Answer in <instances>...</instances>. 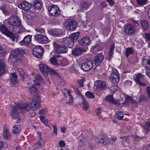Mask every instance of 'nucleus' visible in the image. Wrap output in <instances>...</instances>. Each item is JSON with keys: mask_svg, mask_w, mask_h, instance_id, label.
<instances>
[{"mask_svg": "<svg viewBox=\"0 0 150 150\" xmlns=\"http://www.w3.org/2000/svg\"><path fill=\"white\" fill-rule=\"evenodd\" d=\"M79 139L78 146L80 148H81L85 145L87 141L86 138H83L81 136L79 137Z\"/></svg>", "mask_w": 150, "mask_h": 150, "instance_id": "30", "label": "nucleus"}, {"mask_svg": "<svg viewBox=\"0 0 150 150\" xmlns=\"http://www.w3.org/2000/svg\"><path fill=\"white\" fill-rule=\"evenodd\" d=\"M47 112L46 109H43L39 112V114L40 115H43L45 114Z\"/></svg>", "mask_w": 150, "mask_h": 150, "instance_id": "63", "label": "nucleus"}, {"mask_svg": "<svg viewBox=\"0 0 150 150\" xmlns=\"http://www.w3.org/2000/svg\"><path fill=\"white\" fill-rule=\"evenodd\" d=\"M142 64L146 68V74L150 78V57H143Z\"/></svg>", "mask_w": 150, "mask_h": 150, "instance_id": "6", "label": "nucleus"}, {"mask_svg": "<svg viewBox=\"0 0 150 150\" xmlns=\"http://www.w3.org/2000/svg\"><path fill=\"white\" fill-rule=\"evenodd\" d=\"M121 112L120 111L117 112L115 115V116L116 118H117L119 120H122L123 119L124 116H120L119 115V114Z\"/></svg>", "mask_w": 150, "mask_h": 150, "instance_id": "59", "label": "nucleus"}, {"mask_svg": "<svg viewBox=\"0 0 150 150\" xmlns=\"http://www.w3.org/2000/svg\"><path fill=\"white\" fill-rule=\"evenodd\" d=\"M44 141L43 139L39 140L38 142L34 144V147L36 148L42 147L44 145Z\"/></svg>", "mask_w": 150, "mask_h": 150, "instance_id": "29", "label": "nucleus"}, {"mask_svg": "<svg viewBox=\"0 0 150 150\" xmlns=\"http://www.w3.org/2000/svg\"><path fill=\"white\" fill-rule=\"evenodd\" d=\"M4 65V63L0 59V76L2 75L5 72Z\"/></svg>", "mask_w": 150, "mask_h": 150, "instance_id": "31", "label": "nucleus"}, {"mask_svg": "<svg viewBox=\"0 0 150 150\" xmlns=\"http://www.w3.org/2000/svg\"><path fill=\"white\" fill-rule=\"evenodd\" d=\"M41 0H33V4L36 9L40 8L41 4L40 3Z\"/></svg>", "mask_w": 150, "mask_h": 150, "instance_id": "35", "label": "nucleus"}, {"mask_svg": "<svg viewBox=\"0 0 150 150\" xmlns=\"http://www.w3.org/2000/svg\"><path fill=\"white\" fill-rule=\"evenodd\" d=\"M79 43L83 46H86L89 44L90 40L88 37H85L79 41Z\"/></svg>", "mask_w": 150, "mask_h": 150, "instance_id": "22", "label": "nucleus"}, {"mask_svg": "<svg viewBox=\"0 0 150 150\" xmlns=\"http://www.w3.org/2000/svg\"><path fill=\"white\" fill-rule=\"evenodd\" d=\"M31 36L28 35L26 36L23 40L20 42L21 45H26L29 44L31 41Z\"/></svg>", "mask_w": 150, "mask_h": 150, "instance_id": "20", "label": "nucleus"}, {"mask_svg": "<svg viewBox=\"0 0 150 150\" xmlns=\"http://www.w3.org/2000/svg\"><path fill=\"white\" fill-rule=\"evenodd\" d=\"M133 51L132 48H127L125 52V55L127 57L129 54L133 53Z\"/></svg>", "mask_w": 150, "mask_h": 150, "instance_id": "46", "label": "nucleus"}, {"mask_svg": "<svg viewBox=\"0 0 150 150\" xmlns=\"http://www.w3.org/2000/svg\"><path fill=\"white\" fill-rule=\"evenodd\" d=\"M39 66L40 71L44 76L46 75L48 73L54 76H59L56 72L44 64H40Z\"/></svg>", "mask_w": 150, "mask_h": 150, "instance_id": "3", "label": "nucleus"}, {"mask_svg": "<svg viewBox=\"0 0 150 150\" xmlns=\"http://www.w3.org/2000/svg\"><path fill=\"white\" fill-rule=\"evenodd\" d=\"M105 100L106 101L108 102L117 105H118L119 104V101L115 100L113 97V96L112 95H109L106 98Z\"/></svg>", "mask_w": 150, "mask_h": 150, "instance_id": "23", "label": "nucleus"}, {"mask_svg": "<svg viewBox=\"0 0 150 150\" xmlns=\"http://www.w3.org/2000/svg\"><path fill=\"white\" fill-rule=\"evenodd\" d=\"M83 101L82 103V107L83 110H87L89 108V105L88 104L87 100L84 97L82 96L81 98Z\"/></svg>", "mask_w": 150, "mask_h": 150, "instance_id": "28", "label": "nucleus"}, {"mask_svg": "<svg viewBox=\"0 0 150 150\" xmlns=\"http://www.w3.org/2000/svg\"><path fill=\"white\" fill-rule=\"evenodd\" d=\"M104 56L101 54L97 55L94 59V62L96 65H99L103 61L104 59Z\"/></svg>", "mask_w": 150, "mask_h": 150, "instance_id": "17", "label": "nucleus"}, {"mask_svg": "<svg viewBox=\"0 0 150 150\" xmlns=\"http://www.w3.org/2000/svg\"><path fill=\"white\" fill-rule=\"evenodd\" d=\"M64 25L69 31L75 30L77 26V23L73 19H68L65 22Z\"/></svg>", "mask_w": 150, "mask_h": 150, "instance_id": "5", "label": "nucleus"}, {"mask_svg": "<svg viewBox=\"0 0 150 150\" xmlns=\"http://www.w3.org/2000/svg\"><path fill=\"white\" fill-rule=\"evenodd\" d=\"M6 52L5 50L3 48L2 46L0 45V57H3Z\"/></svg>", "mask_w": 150, "mask_h": 150, "instance_id": "51", "label": "nucleus"}, {"mask_svg": "<svg viewBox=\"0 0 150 150\" xmlns=\"http://www.w3.org/2000/svg\"><path fill=\"white\" fill-rule=\"evenodd\" d=\"M100 49V47L98 45H96L91 48V51L94 53H96Z\"/></svg>", "mask_w": 150, "mask_h": 150, "instance_id": "38", "label": "nucleus"}, {"mask_svg": "<svg viewBox=\"0 0 150 150\" xmlns=\"http://www.w3.org/2000/svg\"><path fill=\"white\" fill-rule=\"evenodd\" d=\"M91 4V3H83L80 4V7L82 10H87Z\"/></svg>", "mask_w": 150, "mask_h": 150, "instance_id": "34", "label": "nucleus"}, {"mask_svg": "<svg viewBox=\"0 0 150 150\" xmlns=\"http://www.w3.org/2000/svg\"><path fill=\"white\" fill-rule=\"evenodd\" d=\"M0 31L2 34L11 38L13 41H14L15 40V35L8 30V28L4 24L0 23Z\"/></svg>", "mask_w": 150, "mask_h": 150, "instance_id": "4", "label": "nucleus"}, {"mask_svg": "<svg viewBox=\"0 0 150 150\" xmlns=\"http://www.w3.org/2000/svg\"><path fill=\"white\" fill-rule=\"evenodd\" d=\"M50 32L53 35L58 36L62 33V30L60 29H54L50 30Z\"/></svg>", "mask_w": 150, "mask_h": 150, "instance_id": "27", "label": "nucleus"}, {"mask_svg": "<svg viewBox=\"0 0 150 150\" xmlns=\"http://www.w3.org/2000/svg\"><path fill=\"white\" fill-rule=\"evenodd\" d=\"M40 119L41 122L47 127H48L47 123V119L43 116H40Z\"/></svg>", "mask_w": 150, "mask_h": 150, "instance_id": "49", "label": "nucleus"}, {"mask_svg": "<svg viewBox=\"0 0 150 150\" xmlns=\"http://www.w3.org/2000/svg\"><path fill=\"white\" fill-rule=\"evenodd\" d=\"M144 76V75H142L140 73H139L134 74L133 76V78L134 80L137 83L139 84H144L141 83L140 81V79L142 78Z\"/></svg>", "mask_w": 150, "mask_h": 150, "instance_id": "26", "label": "nucleus"}, {"mask_svg": "<svg viewBox=\"0 0 150 150\" xmlns=\"http://www.w3.org/2000/svg\"><path fill=\"white\" fill-rule=\"evenodd\" d=\"M42 81V79L40 75L38 74L36 75L34 81L35 84H40L42 83L41 82Z\"/></svg>", "mask_w": 150, "mask_h": 150, "instance_id": "32", "label": "nucleus"}, {"mask_svg": "<svg viewBox=\"0 0 150 150\" xmlns=\"http://www.w3.org/2000/svg\"><path fill=\"white\" fill-rule=\"evenodd\" d=\"M6 21L9 25L15 27L13 29V32L14 33H20L23 30V28L21 25V21L17 16H11Z\"/></svg>", "mask_w": 150, "mask_h": 150, "instance_id": "2", "label": "nucleus"}, {"mask_svg": "<svg viewBox=\"0 0 150 150\" xmlns=\"http://www.w3.org/2000/svg\"><path fill=\"white\" fill-rule=\"evenodd\" d=\"M25 53V50L23 48H17L15 49L11 52L10 58L11 57L16 58L17 57L21 56Z\"/></svg>", "mask_w": 150, "mask_h": 150, "instance_id": "11", "label": "nucleus"}, {"mask_svg": "<svg viewBox=\"0 0 150 150\" xmlns=\"http://www.w3.org/2000/svg\"><path fill=\"white\" fill-rule=\"evenodd\" d=\"M0 146L1 147V148H2L3 147L5 148H6L8 147V145L6 142H3L2 140H0Z\"/></svg>", "mask_w": 150, "mask_h": 150, "instance_id": "55", "label": "nucleus"}, {"mask_svg": "<svg viewBox=\"0 0 150 150\" xmlns=\"http://www.w3.org/2000/svg\"><path fill=\"white\" fill-rule=\"evenodd\" d=\"M6 52L5 50L3 48L2 46L0 45V57H3Z\"/></svg>", "mask_w": 150, "mask_h": 150, "instance_id": "53", "label": "nucleus"}, {"mask_svg": "<svg viewBox=\"0 0 150 150\" xmlns=\"http://www.w3.org/2000/svg\"><path fill=\"white\" fill-rule=\"evenodd\" d=\"M105 84V83L100 80L96 81L94 82V84Z\"/></svg>", "mask_w": 150, "mask_h": 150, "instance_id": "62", "label": "nucleus"}, {"mask_svg": "<svg viewBox=\"0 0 150 150\" xmlns=\"http://www.w3.org/2000/svg\"><path fill=\"white\" fill-rule=\"evenodd\" d=\"M35 40L41 43H47L48 41L47 38L44 35L39 34L35 35Z\"/></svg>", "mask_w": 150, "mask_h": 150, "instance_id": "13", "label": "nucleus"}, {"mask_svg": "<svg viewBox=\"0 0 150 150\" xmlns=\"http://www.w3.org/2000/svg\"><path fill=\"white\" fill-rule=\"evenodd\" d=\"M64 91H67L68 95L69 96V100L66 102V104L70 105H72L74 103V98L71 94V91L66 88H64Z\"/></svg>", "mask_w": 150, "mask_h": 150, "instance_id": "19", "label": "nucleus"}, {"mask_svg": "<svg viewBox=\"0 0 150 150\" xmlns=\"http://www.w3.org/2000/svg\"><path fill=\"white\" fill-rule=\"evenodd\" d=\"M62 58L59 55L54 56L53 57L50 59V61L51 64L55 65H57L61 63Z\"/></svg>", "mask_w": 150, "mask_h": 150, "instance_id": "16", "label": "nucleus"}, {"mask_svg": "<svg viewBox=\"0 0 150 150\" xmlns=\"http://www.w3.org/2000/svg\"><path fill=\"white\" fill-rule=\"evenodd\" d=\"M101 142L104 145H106L109 144L110 142L109 138L107 136H104Z\"/></svg>", "mask_w": 150, "mask_h": 150, "instance_id": "43", "label": "nucleus"}, {"mask_svg": "<svg viewBox=\"0 0 150 150\" xmlns=\"http://www.w3.org/2000/svg\"><path fill=\"white\" fill-rule=\"evenodd\" d=\"M79 35V32L73 33L71 34L70 37H69V38L73 40L74 43V41H76L77 40Z\"/></svg>", "mask_w": 150, "mask_h": 150, "instance_id": "37", "label": "nucleus"}, {"mask_svg": "<svg viewBox=\"0 0 150 150\" xmlns=\"http://www.w3.org/2000/svg\"><path fill=\"white\" fill-rule=\"evenodd\" d=\"M120 139H122L123 142H125L127 143H129L130 141V139L129 138H128L126 137H120Z\"/></svg>", "mask_w": 150, "mask_h": 150, "instance_id": "57", "label": "nucleus"}, {"mask_svg": "<svg viewBox=\"0 0 150 150\" xmlns=\"http://www.w3.org/2000/svg\"><path fill=\"white\" fill-rule=\"evenodd\" d=\"M31 6V5L26 1L22 2L18 5V8L25 11L29 9Z\"/></svg>", "mask_w": 150, "mask_h": 150, "instance_id": "18", "label": "nucleus"}, {"mask_svg": "<svg viewBox=\"0 0 150 150\" xmlns=\"http://www.w3.org/2000/svg\"><path fill=\"white\" fill-rule=\"evenodd\" d=\"M35 30L36 31L41 33H44L45 32V30L43 28H36L35 29Z\"/></svg>", "mask_w": 150, "mask_h": 150, "instance_id": "61", "label": "nucleus"}, {"mask_svg": "<svg viewBox=\"0 0 150 150\" xmlns=\"http://www.w3.org/2000/svg\"><path fill=\"white\" fill-rule=\"evenodd\" d=\"M83 50L81 48H76L73 50L72 51V54L74 55H79L80 54Z\"/></svg>", "mask_w": 150, "mask_h": 150, "instance_id": "33", "label": "nucleus"}, {"mask_svg": "<svg viewBox=\"0 0 150 150\" xmlns=\"http://www.w3.org/2000/svg\"><path fill=\"white\" fill-rule=\"evenodd\" d=\"M35 15V13L33 12L28 11L26 14V17L29 19H31L34 17Z\"/></svg>", "mask_w": 150, "mask_h": 150, "instance_id": "45", "label": "nucleus"}, {"mask_svg": "<svg viewBox=\"0 0 150 150\" xmlns=\"http://www.w3.org/2000/svg\"><path fill=\"white\" fill-rule=\"evenodd\" d=\"M85 95L86 96L89 98H93L95 97L93 93L90 91H87L85 93Z\"/></svg>", "mask_w": 150, "mask_h": 150, "instance_id": "50", "label": "nucleus"}, {"mask_svg": "<svg viewBox=\"0 0 150 150\" xmlns=\"http://www.w3.org/2000/svg\"><path fill=\"white\" fill-rule=\"evenodd\" d=\"M141 25L144 30H146L149 26V23L146 20H143L141 21Z\"/></svg>", "mask_w": 150, "mask_h": 150, "instance_id": "36", "label": "nucleus"}, {"mask_svg": "<svg viewBox=\"0 0 150 150\" xmlns=\"http://www.w3.org/2000/svg\"><path fill=\"white\" fill-rule=\"evenodd\" d=\"M53 45L55 49V52L58 54L66 53L67 51V48L64 45H59L56 42H54Z\"/></svg>", "mask_w": 150, "mask_h": 150, "instance_id": "7", "label": "nucleus"}, {"mask_svg": "<svg viewBox=\"0 0 150 150\" xmlns=\"http://www.w3.org/2000/svg\"><path fill=\"white\" fill-rule=\"evenodd\" d=\"M29 90L30 93L32 94H36L38 92L37 88H36V85H33L30 87L29 89Z\"/></svg>", "mask_w": 150, "mask_h": 150, "instance_id": "40", "label": "nucleus"}, {"mask_svg": "<svg viewBox=\"0 0 150 150\" xmlns=\"http://www.w3.org/2000/svg\"><path fill=\"white\" fill-rule=\"evenodd\" d=\"M78 68V67L77 64L75 63L73 64L70 67V69L72 71H77Z\"/></svg>", "mask_w": 150, "mask_h": 150, "instance_id": "54", "label": "nucleus"}, {"mask_svg": "<svg viewBox=\"0 0 150 150\" xmlns=\"http://www.w3.org/2000/svg\"><path fill=\"white\" fill-rule=\"evenodd\" d=\"M115 47L114 45H111L109 49V51L108 53L109 57H110L108 59V60H109L111 58V57L113 55L114 51V49Z\"/></svg>", "mask_w": 150, "mask_h": 150, "instance_id": "42", "label": "nucleus"}, {"mask_svg": "<svg viewBox=\"0 0 150 150\" xmlns=\"http://www.w3.org/2000/svg\"><path fill=\"white\" fill-rule=\"evenodd\" d=\"M125 103H134L135 101L134 100L132 99L130 96H126L125 97Z\"/></svg>", "mask_w": 150, "mask_h": 150, "instance_id": "44", "label": "nucleus"}, {"mask_svg": "<svg viewBox=\"0 0 150 150\" xmlns=\"http://www.w3.org/2000/svg\"><path fill=\"white\" fill-rule=\"evenodd\" d=\"M8 6L6 5L5 6H3L1 7V10L4 14L6 15L9 13L10 10L8 8Z\"/></svg>", "mask_w": 150, "mask_h": 150, "instance_id": "41", "label": "nucleus"}, {"mask_svg": "<svg viewBox=\"0 0 150 150\" xmlns=\"http://www.w3.org/2000/svg\"><path fill=\"white\" fill-rule=\"evenodd\" d=\"M138 4L140 5H143L146 4L147 0H137Z\"/></svg>", "mask_w": 150, "mask_h": 150, "instance_id": "58", "label": "nucleus"}, {"mask_svg": "<svg viewBox=\"0 0 150 150\" xmlns=\"http://www.w3.org/2000/svg\"><path fill=\"white\" fill-rule=\"evenodd\" d=\"M136 30L135 26L131 24L128 23L125 25L124 32L127 34L132 35L135 33Z\"/></svg>", "mask_w": 150, "mask_h": 150, "instance_id": "8", "label": "nucleus"}, {"mask_svg": "<svg viewBox=\"0 0 150 150\" xmlns=\"http://www.w3.org/2000/svg\"><path fill=\"white\" fill-rule=\"evenodd\" d=\"M47 9L50 14L53 16H57L60 13L59 9L56 5L49 6Z\"/></svg>", "mask_w": 150, "mask_h": 150, "instance_id": "10", "label": "nucleus"}, {"mask_svg": "<svg viewBox=\"0 0 150 150\" xmlns=\"http://www.w3.org/2000/svg\"><path fill=\"white\" fill-rule=\"evenodd\" d=\"M10 81L12 84H18L19 81L17 79V76L15 73L13 72L11 74Z\"/></svg>", "mask_w": 150, "mask_h": 150, "instance_id": "25", "label": "nucleus"}, {"mask_svg": "<svg viewBox=\"0 0 150 150\" xmlns=\"http://www.w3.org/2000/svg\"><path fill=\"white\" fill-rule=\"evenodd\" d=\"M106 85H94V88H98L99 87H100V88L103 89H104L105 88V86Z\"/></svg>", "mask_w": 150, "mask_h": 150, "instance_id": "60", "label": "nucleus"}, {"mask_svg": "<svg viewBox=\"0 0 150 150\" xmlns=\"http://www.w3.org/2000/svg\"><path fill=\"white\" fill-rule=\"evenodd\" d=\"M21 130V128L19 126H14L12 128V132L14 134L19 133Z\"/></svg>", "mask_w": 150, "mask_h": 150, "instance_id": "39", "label": "nucleus"}, {"mask_svg": "<svg viewBox=\"0 0 150 150\" xmlns=\"http://www.w3.org/2000/svg\"><path fill=\"white\" fill-rule=\"evenodd\" d=\"M17 70L23 81H27L29 79L28 76L25 73L22 69L20 68H18Z\"/></svg>", "mask_w": 150, "mask_h": 150, "instance_id": "21", "label": "nucleus"}, {"mask_svg": "<svg viewBox=\"0 0 150 150\" xmlns=\"http://www.w3.org/2000/svg\"><path fill=\"white\" fill-rule=\"evenodd\" d=\"M145 36L148 44V47H150V33H146Z\"/></svg>", "mask_w": 150, "mask_h": 150, "instance_id": "56", "label": "nucleus"}, {"mask_svg": "<svg viewBox=\"0 0 150 150\" xmlns=\"http://www.w3.org/2000/svg\"><path fill=\"white\" fill-rule=\"evenodd\" d=\"M3 137L6 139H8L10 138V135L9 133V130L7 127L4 126L3 133Z\"/></svg>", "mask_w": 150, "mask_h": 150, "instance_id": "24", "label": "nucleus"}, {"mask_svg": "<svg viewBox=\"0 0 150 150\" xmlns=\"http://www.w3.org/2000/svg\"><path fill=\"white\" fill-rule=\"evenodd\" d=\"M63 45L67 48H71L74 45V41L73 40L69 38L66 37L63 38L62 40Z\"/></svg>", "mask_w": 150, "mask_h": 150, "instance_id": "15", "label": "nucleus"}, {"mask_svg": "<svg viewBox=\"0 0 150 150\" xmlns=\"http://www.w3.org/2000/svg\"><path fill=\"white\" fill-rule=\"evenodd\" d=\"M93 63L90 60H87L86 62L83 63L81 65V67L82 69L85 71H88L91 69L93 67Z\"/></svg>", "mask_w": 150, "mask_h": 150, "instance_id": "14", "label": "nucleus"}, {"mask_svg": "<svg viewBox=\"0 0 150 150\" xmlns=\"http://www.w3.org/2000/svg\"><path fill=\"white\" fill-rule=\"evenodd\" d=\"M6 52L5 50L3 48L2 46L0 45V57H3Z\"/></svg>", "mask_w": 150, "mask_h": 150, "instance_id": "52", "label": "nucleus"}, {"mask_svg": "<svg viewBox=\"0 0 150 150\" xmlns=\"http://www.w3.org/2000/svg\"><path fill=\"white\" fill-rule=\"evenodd\" d=\"M144 129L145 131V133L147 134L150 129V122H146Z\"/></svg>", "mask_w": 150, "mask_h": 150, "instance_id": "47", "label": "nucleus"}, {"mask_svg": "<svg viewBox=\"0 0 150 150\" xmlns=\"http://www.w3.org/2000/svg\"><path fill=\"white\" fill-rule=\"evenodd\" d=\"M110 80L114 83H116L119 81L120 79V75L117 71L115 69H113L110 74Z\"/></svg>", "mask_w": 150, "mask_h": 150, "instance_id": "9", "label": "nucleus"}, {"mask_svg": "<svg viewBox=\"0 0 150 150\" xmlns=\"http://www.w3.org/2000/svg\"><path fill=\"white\" fill-rule=\"evenodd\" d=\"M103 136H104L101 135L96 136L95 139V141L97 143L101 142L103 138Z\"/></svg>", "mask_w": 150, "mask_h": 150, "instance_id": "48", "label": "nucleus"}, {"mask_svg": "<svg viewBox=\"0 0 150 150\" xmlns=\"http://www.w3.org/2000/svg\"><path fill=\"white\" fill-rule=\"evenodd\" d=\"M41 101V97L39 95L34 97L30 104H28L26 103H19L17 105V107L13 106L11 108V116L14 119H18L16 122L18 123L20 122L21 120L18 117V113L20 112L21 110L26 109L27 110H37L40 107Z\"/></svg>", "mask_w": 150, "mask_h": 150, "instance_id": "1", "label": "nucleus"}, {"mask_svg": "<svg viewBox=\"0 0 150 150\" xmlns=\"http://www.w3.org/2000/svg\"><path fill=\"white\" fill-rule=\"evenodd\" d=\"M43 52V48L40 46H36L33 48V50L34 56L38 58H40L41 57Z\"/></svg>", "mask_w": 150, "mask_h": 150, "instance_id": "12", "label": "nucleus"}, {"mask_svg": "<svg viewBox=\"0 0 150 150\" xmlns=\"http://www.w3.org/2000/svg\"><path fill=\"white\" fill-rule=\"evenodd\" d=\"M59 145L62 147H64L65 146V143L63 141H60L58 143Z\"/></svg>", "mask_w": 150, "mask_h": 150, "instance_id": "64", "label": "nucleus"}]
</instances>
